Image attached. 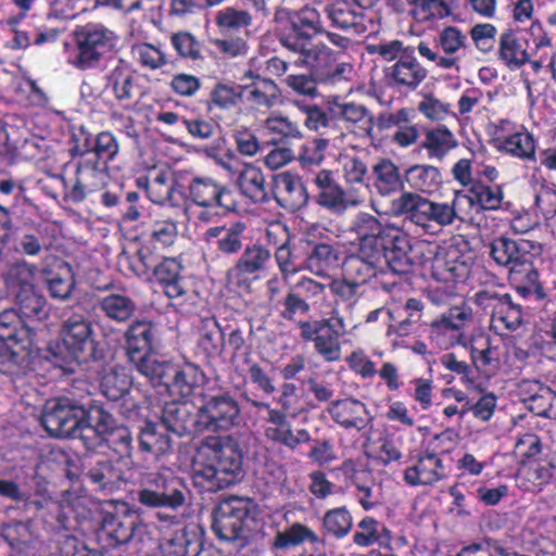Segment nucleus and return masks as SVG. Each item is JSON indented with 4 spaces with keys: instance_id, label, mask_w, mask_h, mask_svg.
Here are the masks:
<instances>
[{
    "instance_id": "nucleus-28",
    "label": "nucleus",
    "mask_w": 556,
    "mask_h": 556,
    "mask_svg": "<svg viewBox=\"0 0 556 556\" xmlns=\"http://www.w3.org/2000/svg\"><path fill=\"white\" fill-rule=\"evenodd\" d=\"M270 260L271 253L266 247L253 243L244 248L232 270L240 276L258 275L267 269Z\"/></svg>"
},
{
    "instance_id": "nucleus-50",
    "label": "nucleus",
    "mask_w": 556,
    "mask_h": 556,
    "mask_svg": "<svg viewBox=\"0 0 556 556\" xmlns=\"http://www.w3.org/2000/svg\"><path fill=\"white\" fill-rule=\"evenodd\" d=\"M216 26L226 34H233L252 24V15L247 10L227 7L215 15Z\"/></svg>"
},
{
    "instance_id": "nucleus-19",
    "label": "nucleus",
    "mask_w": 556,
    "mask_h": 556,
    "mask_svg": "<svg viewBox=\"0 0 556 556\" xmlns=\"http://www.w3.org/2000/svg\"><path fill=\"white\" fill-rule=\"evenodd\" d=\"M327 412L337 424L345 429L362 430L367 425V407L355 399L333 401L329 404Z\"/></svg>"
},
{
    "instance_id": "nucleus-52",
    "label": "nucleus",
    "mask_w": 556,
    "mask_h": 556,
    "mask_svg": "<svg viewBox=\"0 0 556 556\" xmlns=\"http://www.w3.org/2000/svg\"><path fill=\"white\" fill-rule=\"evenodd\" d=\"M490 255L501 266L521 264L517 241L506 236L493 239L490 244Z\"/></svg>"
},
{
    "instance_id": "nucleus-32",
    "label": "nucleus",
    "mask_w": 556,
    "mask_h": 556,
    "mask_svg": "<svg viewBox=\"0 0 556 556\" xmlns=\"http://www.w3.org/2000/svg\"><path fill=\"white\" fill-rule=\"evenodd\" d=\"M309 542L313 544L324 543L318 535L307 526L294 522L282 531H278L271 542V549L278 553H285L290 547H294Z\"/></svg>"
},
{
    "instance_id": "nucleus-46",
    "label": "nucleus",
    "mask_w": 556,
    "mask_h": 556,
    "mask_svg": "<svg viewBox=\"0 0 556 556\" xmlns=\"http://www.w3.org/2000/svg\"><path fill=\"white\" fill-rule=\"evenodd\" d=\"M131 386V377L125 369H111L102 377L100 388L106 399L118 401L129 393Z\"/></svg>"
},
{
    "instance_id": "nucleus-3",
    "label": "nucleus",
    "mask_w": 556,
    "mask_h": 556,
    "mask_svg": "<svg viewBox=\"0 0 556 556\" xmlns=\"http://www.w3.org/2000/svg\"><path fill=\"white\" fill-rule=\"evenodd\" d=\"M255 526V506L249 498L232 496L214 508L212 530L222 541L243 547L250 542Z\"/></svg>"
},
{
    "instance_id": "nucleus-24",
    "label": "nucleus",
    "mask_w": 556,
    "mask_h": 556,
    "mask_svg": "<svg viewBox=\"0 0 556 556\" xmlns=\"http://www.w3.org/2000/svg\"><path fill=\"white\" fill-rule=\"evenodd\" d=\"M301 56V63L311 68L312 74L319 81L323 79L327 71L331 67L333 61L340 56V52H336L323 42L303 46L302 49L292 51Z\"/></svg>"
},
{
    "instance_id": "nucleus-10",
    "label": "nucleus",
    "mask_w": 556,
    "mask_h": 556,
    "mask_svg": "<svg viewBox=\"0 0 556 556\" xmlns=\"http://www.w3.org/2000/svg\"><path fill=\"white\" fill-rule=\"evenodd\" d=\"M92 325L90 320L80 313L74 312L63 319L60 336L70 346L80 354L83 363H90L101 357L92 338Z\"/></svg>"
},
{
    "instance_id": "nucleus-9",
    "label": "nucleus",
    "mask_w": 556,
    "mask_h": 556,
    "mask_svg": "<svg viewBox=\"0 0 556 556\" xmlns=\"http://www.w3.org/2000/svg\"><path fill=\"white\" fill-rule=\"evenodd\" d=\"M202 432L227 431L240 422V406L228 392L204 395L198 407Z\"/></svg>"
},
{
    "instance_id": "nucleus-62",
    "label": "nucleus",
    "mask_w": 556,
    "mask_h": 556,
    "mask_svg": "<svg viewBox=\"0 0 556 556\" xmlns=\"http://www.w3.org/2000/svg\"><path fill=\"white\" fill-rule=\"evenodd\" d=\"M170 42L178 55L184 59L195 61L202 58L200 42L188 31L173 34Z\"/></svg>"
},
{
    "instance_id": "nucleus-40",
    "label": "nucleus",
    "mask_w": 556,
    "mask_h": 556,
    "mask_svg": "<svg viewBox=\"0 0 556 556\" xmlns=\"http://www.w3.org/2000/svg\"><path fill=\"white\" fill-rule=\"evenodd\" d=\"M427 205L428 199L414 192H403L392 201V211L395 215H408L413 223L425 227Z\"/></svg>"
},
{
    "instance_id": "nucleus-2",
    "label": "nucleus",
    "mask_w": 556,
    "mask_h": 556,
    "mask_svg": "<svg viewBox=\"0 0 556 556\" xmlns=\"http://www.w3.org/2000/svg\"><path fill=\"white\" fill-rule=\"evenodd\" d=\"M369 54H378L384 61H395L384 67L383 78L388 87L397 91H415L428 77V70L416 59V49L413 46H404L401 40L368 45Z\"/></svg>"
},
{
    "instance_id": "nucleus-59",
    "label": "nucleus",
    "mask_w": 556,
    "mask_h": 556,
    "mask_svg": "<svg viewBox=\"0 0 556 556\" xmlns=\"http://www.w3.org/2000/svg\"><path fill=\"white\" fill-rule=\"evenodd\" d=\"M555 400L556 394L551 388L540 386L539 390L525 401L530 412L538 416L551 418V410Z\"/></svg>"
},
{
    "instance_id": "nucleus-39",
    "label": "nucleus",
    "mask_w": 556,
    "mask_h": 556,
    "mask_svg": "<svg viewBox=\"0 0 556 556\" xmlns=\"http://www.w3.org/2000/svg\"><path fill=\"white\" fill-rule=\"evenodd\" d=\"M37 273V266L25 260H18L8 267L4 274L5 286L15 294L17 291L36 288L34 279Z\"/></svg>"
},
{
    "instance_id": "nucleus-43",
    "label": "nucleus",
    "mask_w": 556,
    "mask_h": 556,
    "mask_svg": "<svg viewBox=\"0 0 556 556\" xmlns=\"http://www.w3.org/2000/svg\"><path fill=\"white\" fill-rule=\"evenodd\" d=\"M241 97L242 85L218 81L210 92L207 109L208 111H212L213 108L230 110L239 104Z\"/></svg>"
},
{
    "instance_id": "nucleus-33",
    "label": "nucleus",
    "mask_w": 556,
    "mask_h": 556,
    "mask_svg": "<svg viewBox=\"0 0 556 556\" xmlns=\"http://www.w3.org/2000/svg\"><path fill=\"white\" fill-rule=\"evenodd\" d=\"M86 477L99 490H113L123 480V471L113 460L102 457L89 464Z\"/></svg>"
},
{
    "instance_id": "nucleus-54",
    "label": "nucleus",
    "mask_w": 556,
    "mask_h": 556,
    "mask_svg": "<svg viewBox=\"0 0 556 556\" xmlns=\"http://www.w3.org/2000/svg\"><path fill=\"white\" fill-rule=\"evenodd\" d=\"M352 525V516L345 507L330 509L323 518L324 529L338 539L344 538Z\"/></svg>"
},
{
    "instance_id": "nucleus-16",
    "label": "nucleus",
    "mask_w": 556,
    "mask_h": 556,
    "mask_svg": "<svg viewBox=\"0 0 556 556\" xmlns=\"http://www.w3.org/2000/svg\"><path fill=\"white\" fill-rule=\"evenodd\" d=\"M157 336L156 325L152 320L136 319L124 333L126 355L130 361H140L150 354Z\"/></svg>"
},
{
    "instance_id": "nucleus-12",
    "label": "nucleus",
    "mask_w": 556,
    "mask_h": 556,
    "mask_svg": "<svg viewBox=\"0 0 556 556\" xmlns=\"http://www.w3.org/2000/svg\"><path fill=\"white\" fill-rule=\"evenodd\" d=\"M78 60L77 66L81 68L92 66L103 54L111 51L115 45L114 34L103 26H86L77 35Z\"/></svg>"
},
{
    "instance_id": "nucleus-1",
    "label": "nucleus",
    "mask_w": 556,
    "mask_h": 556,
    "mask_svg": "<svg viewBox=\"0 0 556 556\" xmlns=\"http://www.w3.org/2000/svg\"><path fill=\"white\" fill-rule=\"evenodd\" d=\"M243 477V454L233 437H207L202 442L193 467L197 485L217 492L239 483Z\"/></svg>"
},
{
    "instance_id": "nucleus-63",
    "label": "nucleus",
    "mask_w": 556,
    "mask_h": 556,
    "mask_svg": "<svg viewBox=\"0 0 556 556\" xmlns=\"http://www.w3.org/2000/svg\"><path fill=\"white\" fill-rule=\"evenodd\" d=\"M314 348L316 353L326 362H337L341 357L340 338L326 330L321 331L316 338Z\"/></svg>"
},
{
    "instance_id": "nucleus-55",
    "label": "nucleus",
    "mask_w": 556,
    "mask_h": 556,
    "mask_svg": "<svg viewBox=\"0 0 556 556\" xmlns=\"http://www.w3.org/2000/svg\"><path fill=\"white\" fill-rule=\"evenodd\" d=\"M413 185L422 192H431L441 182L440 170L431 165H414L408 170Z\"/></svg>"
},
{
    "instance_id": "nucleus-36",
    "label": "nucleus",
    "mask_w": 556,
    "mask_h": 556,
    "mask_svg": "<svg viewBox=\"0 0 556 556\" xmlns=\"http://www.w3.org/2000/svg\"><path fill=\"white\" fill-rule=\"evenodd\" d=\"M317 203L334 213H343L349 207L363 203V198L355 191H345L337 182L324 192H318Z\"/></svg>"
},
{
    "instance_id": "nucleus-8",
    "label": "nucleus",
    "mask_w": 556,
    "mask_h": 556,
    "mask_svg": "<svg viewBox=\"0 0 556 556\" xmlns=\"http://www.w3.org/2000/svg\"><path fill=\"white\" fill-rule=\"evenodd\" d=\"M321 16L317 9L305 5L288 12L283 26L277 31L279 43L290 52L312 42L314 35L324 34Z\"/></svg>"
},
{
    "instance_id": "nucleus-49",
    "label": "nucleus",
    "mask_w": 556,
    "mask_h": 556,
    "mask_svg": "<svg viewBox=\"0 0 556 556\" xmlns=\"http://www.w3.org/2000/svg\"><path fill=\"white\" fill-rule=\"evenodd\" d=\"M295 106L306 115L304 125L313 131L328 135L333 129V115L329 116L321 108L316 104H307L295 100Z\"/></svg>"
},
{
    "instance_id": "nucleus-51",
    "label": "nucleus",
    "mask_w": 556,
    "mask_h": 556,
    "mask_svg": "<svg viewBox=\"0 0 556 556\" xmlns=\"http://www.w3.org/2000/svg\"><path fill=\"white\" fill-rule=\"evenodd\" d=\"M137 370L148 377L153 383L163 384L167 388L173 363L160 362L150 354L140 361H130Z\"/></svg>"
},
{
    "instance_id": "nucleus-38",
    "label": "nucleus",
    "mask_w": 556,
    "mask_h": 556,
    "mask_svg": "<svg viewBox=\"0 0 556 556\" xmlns=\"http://www.w3.org/2000/svg\"><path fill=\"white\" fill-rule=\"evenodd\" d=\"M458 146L455 135L446 127L439 126L426 130L421 147L426 149L430 157L443 160V157Z\"/></svg>"
},
{
    "instance_id": "nucleus-17",
    "label": "nucleus",
    "mask_w": 556,
    "mask_h": 556,
    "mask_svg": "<svg viewBox=\"0 0 556 556\" xmlns=\"http://www.w3.org/2000/svg\"><path fill=\"white\" fill-rule=\"evenodd\" d=\"M390 227V225H383L376 216L369 213H358L351 224V231L356 235L359 241L358 253L370 256L379 239L384 236L387 228Z\"/></svg>"
},
{
    "instance_id": "nucleus-64",
    "label": "nucleus",
    "mask_w": 556,
    "mask_h": 556,
    "mask_svg": "<svg viewBox=\"0 0 556 556\" xmlns=\"http://www.w3.org/2000/svg\"><path fill=\"white\" fill-rule=\"evenodd\" d=\"M379 266L378 261L374 257L359 254L348 262L346 271L351 276L355 275L356 277L353 280L362 282L363 286L369 278L375 276V268Z\"/></svg>"
},
{
    "instance_id": "nucleus-48",
    "label": "nucleus",
    "mask_w": 556,
    "mask_h": 556,
    "mask_svg": "<svg viewBox=\"0 0 556 556\" xmlns=\"http://www.w3.org/2000/svg\"><path fill=\"white\" fill-rule=\"evenodd\" d=\"M75 155H84L94 152L98 159L111 161L118 153V143L116 138L109 131H102L97 136L96 143L86 138L84 144H78L73 149Z\"/></svg>"
},
{
    "instance_id": "nucleus-31",
    "label": "nucleus",
    "mask_w": 556,
    "mask_h": 556,
    "mask_svg": "<svg viewBox=\"0 0 556 556\" xmlns=\"http://www.w3.org/2000/svg\"><path fill=\"white\" fill-rule=\"evenodd\" d=\"M98 307L106 318L116 323L130 320L137 311V304L131 298L116 292L99 298Z\"/></svg>"
},
{
    "instance_id": "nucleus-26",
    "label": "nucleus",
    "mask_w": 556,
    "mask_h": 556,
    "mask_svg": "<svg viewBox=\"0 0 556 556\" xmlns=\"http://www.w3.org/2000/svg\"><path fill=\"white\" fill-rule=\"evenodd\" d=\"M497 58L510 70L522 67L530 62L527 42H522L517 38L514 30L506 29L498 38Z\"/></svg>"
},
{
    "instance_id": "nucleus-6",
    "label": "nucleus",
    "mask_w": 556,
    "mask_h": 556,
    "mask_svg": "<svg viewBox=\"0 0 556 556\" xmlns=\"http://www.w3.org/2000/svg\"><path fill=\"white\" fill-rule=\"evenodd\" d=\"M31 346L33 331L15 308L0 312V364L8 365L7 371L14 372Z\"/></svg>"
},
{
    "instance_id": "nucleus-53",
    "label": "nucleus",
    "mask_w": 556,
    "mask_h": 556,
    "mask_svg": "<svg viewBox=\"0 0 556 556\" xmlns=\"http://www.w3.org/2000/svg\"><path fill=\"white\" fill-rule=\"evenodd\" d=\"M509 296L504 286H491L475 294V303L492 318Z\"/></svg>"
},
{
    "instance_id": "nucleus-4",
    "label": "nucleus",
    "mask_w": 556,
    "mask_h": 556,
    "mask_svg": "<svg viewBox=\"0 0 556 556\" xmlns=\"http://www.w3.org/2000/svg\"><path fill=\"white\" fill-rule=\"evenodd\" d=\"M101 536L111 546L132 544L139 553L148 554L152 544L147 526L143 525L136 511L126 505L115 513H105L101 521Z\"/></svg>"
},
{
    "instance_id": "nucleus-23",
    "label": "nucleus",
    "mask_w": 556,
    "mask_h": 556,
    "mask_svg": "<svg viewBox=\"0 0 556 556\" xmlns=\"http://www.w3.org/2000/svg\"><path fill=\"white\" fill-rule=\"evenodd\" d=\"M160 549L162 556H199L202 542L195 531L184 527L168 538H163Z\"/></svg>"
},
{
    "instance_id": "nucleus-56",
    "label": "nucleus",
    "mask_w": 556,
    "mask_h": 556,
    "mask_svg": "<svg viewBox=\"0 0 556 556\" xmlns=\"http://www.w3.org/2000/svg\"><path fill=\"white\" fill-rule=\"evenodd\" d=\"M503 148L508 153L520 159L533 160L535 154L534 139L529 132H516L503 142Z\"/></svg>"
},
{
    "instance_id": "nucleus-25",
    "label": "nucleus",
    "mask_w": 556,
    "mask_h": 556,
    "mask_svg": "<svg viewBox=\"0 0 556 556\" xmlns=\"http://www.w3.org/2000/svg\"><path fill=\"white\" fill-rule=\"evenodd\" d=\"M181 269V264L172 257L164 258L153 268L155 279L162 285L164 293L169 299H180L186 294Z\"/></svg>"
},
{
    "instance_id": "nucleus-41",
    "label": "nucleus",
    "mask_w": 556,
    "mask_h": 556,
    "mask_svg": "<svg viewBox=\"0 0 556 556\" xmlns=\"http://www.w3.org/2000/svg\"><path fill=\"white\" fill-rule=\"evenodd\" d=\"M47 288L51 298L59 301H67L71 299L73 290L76 287V280L72 271V266L63 262L58 271L52 273L46 279Z\"/></svg>"
},
{
    "instance_id": "nucleus-35",
    "label": "nucleus",
    "mask_w": 556,
    "mask_h": 556,
    "mask_svg": "<svg viewBox=\"0 0 556 556\" xmlns=\"http://www.w3.org/2000/svg\"><path fill=\"white\" fill-rule=\"evenodd\" d=\"M225 334L215 318L202 320L198 349L207 357L216 358L223 354Z\"/></svg>"
},
{
    "instance_id": "nucleus-45",
    "label": "nucleus",
    "mask_w": 556,
    "mask_h": 556,
    "mask_svg": "<svg viewBox=\"0 0 556 556\" xmlns=\"http://www.w3.org/2000/svg\"><path fill=\"white\" fill-rule=\"evenodd\" d=\"M42 357L67 372L74 371V363L84 364L80 361V354H77L72 346L66 344L63 338L51 341L45 349Z\"/></svg>"
},
{
    "instance_id": "nucleus-22",
    "label": "nucleus",
    "mask_w": 556,
    "mask_h": 556,
    "mask_svg": "<svg viewBox=\"0 0 556 556\" xmlns=\"http://www.w3.org/2000/svg\"><path fill=\"white\" fill-rule=\"evenodd\" d=\"M372 186L381 197H389L404 189L400 167L390 159H380L371 168Z\"/></svg>"
},
{
    "instance_id": "nucleus-34",
    "label": "nucleus",
    "mask_w": 556,
    "mask_h": 556,
    "mask_svg": "<svg viewBox=\"0 0 556 556\" xmlns=\"http://www.w3.org/2000/svg\"><path fill=\"white\" fill-rule=\"evenodd\" d=\"M237 186L241 193L254 203H264L268 200L265 177L256 166L245 165L237 178Z\"/></svg>"
},
{
    "instance_id": "nucleus-5",
    "label": "nucleus",
    "mask_w": 556,
    "mask_h": 556,
    "mask_svg": "<svg viewBox=\"0 0 556 556\" xmlns=\"http://www.w3.org/2000/svg\"><path fill=\"white\" fill-rule=\"evenodd\" d=\"M85 413V397L61 396L46 403L40 421L51 437L79 439Z\"/></svg>"
},
{
    "instance_id": "nucleus-14",
    "label": "nucleus",
    "mask_w": 556,
    "mask_h": 556,
    "mask_svg": "<svg viewBox=\"0 0 556 556\" xmlns=\"http://www.w3.org/2000/svg\"><path fill=\"white\" fill-rule=\"evenodd\" d=\"M161 424L167 432L178 437L202 433L199 425V412L187 402L172 401L162 408Z\"/></svg>"
},
{
    "instance_id": "nucleus-20",
    "label": "nucleus",
    "mask_w": 556,
    "mask_h": 556,
    "mask_svg": "<svg viewBox=\"0 0 556 556\" xmlns=\"http://www.w3.org/2000/svg\"><path fill=\"white\" fill-rule=\"evenodd\" d=\"M275 198L280 206L296 211L306 205L308 194L302 180L289 173L276 178Z\"/></svg>"
},
{
    "instance_id": "nucleus-57",
    "label": "nucleus",
    "mask_w": 556,
    "mask_h": 556,
    "mask_svg": "<svg viewBox=\"0 0 556 556\" xmlns=\"http://www.w3.org/2000/svg\"><path fill=\"white\" fill-rule=\"evenodd\" d=\"M468 199L470 203L477 202L483 210H497L503 200V192L500 187L475 185L469 190Z\"/></svg>"
},
{
    "instance_id": "nucleus-18",
    "label": "nucleus",
    "mask_w": 556,
    "mask_h": 556,
    "mask_svg": "<svg viewBox=\"0 0 556 556\" xmlns=\"http://www.w3.org/2000/svg\"><path fill=\"white\" fill-rule=\"evenodd\" d=\"M205 382L206 376L200 366L193 363L173 364L167 389L173 394L187 397Z\"/></svg>"
},
{
    "instance_id": "nucleus-29",
    "label": "nucleus",
    "mask_w": 556,
    "mask_h": 556,
    "mask_svg": "<svg viewBox=\"0 0 556 556\" xmlns=\"http://www.w3.org/2000/svg\"><path fill=\"white\" fill-rule=\"evenodd\" d=\"M14 303L22 318L42 321L49 317L47 299L37 288L17 291Z\"/></svg>"
},
{
    "instance_id": "nucleus-60",
    "label": "nucleus",
    "mask_w": 556,
    "mask_h": 556,
    "mask_svg": "<svg viewBox=\"0 0 556 556\" xmlns=\"http://www.w3.org/2000/svg\"><path fill=\"white\" fill-rule=\"evenodd\" d=\"M415 258V252L410 244L408 245V249H403L401 247L400 251L394 254H390L389 257L382 260V263L390 271L401 276L407 275L414 270Z\"/></svg>"
},
{
    "instance_id": "nucleus-13",
    "label": "nucleus",
    "mask_w": 556,
    "mask_h": 556,
    "mask_svg": "<svg viewBox=\"0 0 556 556\" xmlns=\"http://www.w3.org/2000/svg\"><path fill=\"white\" fill-rule=\"evenodd\" d=\"M188 191L191 201L199 206H218L227 211H235L237 207L233 192L210 177H194Z\"/></svg>"
},
{
    "instance_id": "nucleus-11",
    "label": "nucleus",
    "mask_w": 556,
    "mask_h": 556,
    "mask_svg": "<svg viewBox=\"0 0 556 556\" xmlns=\"http://www.w3.org/2000/svg\"><path fill=\"white\" fill-rule=\"evenodd\" d=\"M85 418L79 432V440L85 447L93 451L103 445V438L118 425L111 413L88 396L85 397Z\"/></svg>"
},
{
    "instance_id": "nucleus-37",
    "label": "nucleus",
    "mask_w": 556,
    "mask_h": 556,
    "mask_svg": "<svg viewBox=\"0 0 556 556\" xmlns=\"http://www.w3.org/2000/svg\"><path fill=\"white\" fill-rule=\"evenodd\" d=\"M331 113L336 118L359 125L362 130L371 135L375 126L374 115L365 105L355 102L334 103Z\"/></svg>"
},
{
    "instance_id": "nucleus-58",
    "label": "nucleus",
    "mask_w": 556,
    "mask_h": 556,
    "mask_svg": "<svg viewBox=\"0 0 556 556\" xmlns=\"http://www.w3.org/2000/svg\"><path fill=\"white\" fill-rule=\"evenodd\" d=\"M0 534L12 547L26 545L31 540L29 523L21 520H12L1 526Z\"/></svg>"
},
{
    "instance_id": "nucleus-44",
    "label": "nucleus",
    "mask_w": 556,
    "mask_h": 556,
    "mask_svg": "<svg viewBox=\"0 0 556 556\" xmlns=\"http://www.w3.org/2000/svg\"><path fill=\"white\" fill-rule=\"evenodd\" d=\"M244 91L249 102L267 109L273 108L280 96V90L273 79L242 85V93Z\"/></svg>"
},
{
    "instance_id": "nucleus-21",
    "label": "nucleus",
    "mask_w": 556,
    "mask_h": 556,
    "mask_svg": "<svg viewBox=\"0 0 556 556\" xmlns=\"http://www.w3.org/2000/svg\"><path fill=\"white\" fill-rule=\"evenodd\" d=\"M245 224L238 222L229 227H211L205 233V240L225 255H236L243 248Z\"/></svg>"
},
{
    "instance_id": "nucleus-7",
    "label": "nucleus",
    "mask_w": 556,
    "mask_h": 556,
    "mask_svg": "<svg viewBox=\"0 0 556 556\" xmlns=\"http://www.w3.org/2000/svg\"><path fill=\"white\" fill-rule=\"evenodd\" d=\"M187 488L170 475L153 472L147 477L146 485L137 491V501L148 508L178 510L185 505Z\"/></svg>"
},
{
    "instance_id": "nucleus-47",
    "label": "nucleus",
    "mask_w": 556,
    "mask_h": 556,
    "mask_svg": "<svg viewBox=\"0 0 556 556\" xmlns=\"http://www.w3.org/2000/svg\"><path fill=\"white\" fill-rule=\"evenodd\" d=\"M339 260L338 251L328 243H316L307 253L305 269L315 275H324Z\"/></svg>"
},
{
    "instance_id": "nucleus-15",
    "label": "nucleus",
    "mask_w": 556,
    "mask_h": 556,
    "mask_svg": "<svg viewBox=\"0 0 556 556\" xmlns=\"http://www.w3.org/2000/svg\"><path fill=\"white\" fill-rule=\"evenodd\" d=\"M326 13L333 27L355 35L367 30L365 9L357 0H336L327 5Z\"/></svg>"
},
{
    "instance_id": "nucleus-30",
    "label": "nucleus",
    "mask_w": 556,
    "mask_h": 556,
    "mask_svg": "<svg viewBox=\"0 0 556 556\" xmlns=\"http://www.w3.org/2000/svg\"><path fill=\"white\" fill-rule=\"evenodd\" d=\"M139 448L156 457L162 456L172 450V439L161 425L146 421L138 433Z\"/></svg>"
},
{
    "instance_id": "nucleus-27",
    "label": "nucleus",
    "mask_w": 556,
    "mask_h": 556,
    "mask_svg": "<svg viewBox=\"0 0 556 556\" xmlns=\"http://www.w3.org/2000/svg\"><path fill=\"white\" fill-rule=\"evenodd\" d=\"M443 477L442 460L434 453L419 456L416 465L405 470L404 479L410 485L433 484Z\"/></svg>"
},
{
    "instance_id": "nucleus-61",
    "label": "nucleus",
    "mask_w": 556,
    "mask_h": 556,
    "mask_svg": "<svg viewBox=\"0 0 556 556\" xmlns=\"http://www.w3.org/2000/svg\"><path fill=\"white\" fill-rule=\"evenodd\" d=\"M132 52L143 67L157 70L167 64L165 53L151 43L136 45L132 48Z\"/></svg>"
},
{
    "instance_id": "nucleus-42",
    "label": "nucleus",
    "mask_w": 556,
    "mask_h": 556,
    "mask_svg": "<svg viewBox=\"0 0 556 556\" xmlns=\"http://www.w3.org/2000/svg\"><path fill=\"white\" fill-rule=\"evenodd\" d=\"M410 244V239L407 233L400 228L391 226L390 228H387L384 236L379 239L376 249L370 253L369 257L377 260L381 266L382 260L389 257L390 254H394L400 251L401 247L403 249H408V245Z\"/></svg>"
}]
</instances>
